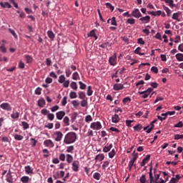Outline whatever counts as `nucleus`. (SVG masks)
<instances>
[{
    "instance_id": "1a4fd4ad",
    "label": "nucleus",
    "mask_w": 183,
    "mask_h": 183,
    "mask_svg": "<svg viewBox=\"0 0 183 183\" xmlns=\"http://www.w3.org/2000/svg\"><path fill=\"white\" fill-rule=\"evenodd\" d=\"M0 108H1V109H4V111H12V107H11V104H9V103H2L0 105Z\"/></svg>"
},
{
    "instance_id": "052dcab7",
    "label": "nucleus",
    "mask_w": 183,
    "mask_h": 183,
    "mask_svg": "<svg viewBox=\"0 0 183 183\" xmlns=\"http://www.w3.org/2000/svg\"><path fill=\"white\" fill-rule=\"evenodd\" d=\"M59 158L60 161L64 162V161H65V159L66 158V156H65V154L61 153V154H59Z\"/></svg>"
},
{
    "instance_id": "2f4dec72",
    "label": "nucleus",
    "mask_w": 183,
    "mask_h": 183,
    "mask_svg": "<svg viewBox=\"0 0 183 183\" xmlns=\"http://www.w3.org/2000/svg\"><path fill=\"white\" fill-rule=\"evenodd\" d=\"M14 139L16 141H22V139H24V136H22L21 134H14Z\"/></svg>"
},
{
    "instance_id": "79ce46f5",
    "label": "nucleus",
    "mask_w": 183,
    "mask_h": 183,
    "mask_svg": "<svg viewBox=\"0 0 183 183\" xmlns=\"http://www.w3.org/2000/svg\"><path fill=\"white\" fill-rule=\"evenodd\" d=\"M64 124H65L66 127H69V117H65L63 119Z\"/></svg>"
},
{
    "instance_id": "13d9d810",
    "label": "nucleus",
    "mask_w": 183,
    "mask_h": 183,
    "mask_svg": "<svg viewBox=\"0 0 183 183\" xmlns=\"http://www.w3.org/2000/svg\"><path fill=\"white\" fill-rule=\"evenodd\" d=\"M42 92V89L41 87H37L35 90L36 95H41Z\"/></svg>"
},
{
    "instance_id": "aec40b11",
    "label": "nucleus",
    "mask_w": 183,
    "mask_h": 183,
    "mask_svg": "<svg viewBox=\"0 0 183 183\" xmlns=\"http://www.w3.org/2000/svg\"><path fill=\"white\" fill-rule=\"evenodd\" d=\"M66 161L67 164H71L74 161V157L69 154L66 155Z\"/></svg>"
},
{
    "instance_id": "3c124183",
    "label": "nucleus",
    "mask_w": 183,
    "mask_h": 183,
    "mask_svg": "<svg viewBox=\"0 0 183 183\" xmlns=\"http://www.w3.org/2000/svg\"><path fill=\"white\" fill-rule=\"evenodd\" d=\"M41 114L44 116H48L49 114V111L46 109H43L41 110Z\"/></svg>"
},
{
    "instance_id": "bb28decb",
    "label": "nucleus",
    "mask_w": 183,
    "mask_h": 183,
    "mask_svg": "<svg viewBox=\"0 0 183 183\" xmlns=\"http://www.w3.org/2000/svg\"><path fill=\"white\" fill-rule=\"evenodd\" d=\"M45 99H39L38 101V106L40 107V108H44V107H45Z\"/></svg>"
},
{
    "instance_id": "a19ab883",
    "label": "nucleus",
    "mask_w": 183,
    "mask_h": 183,
    "mask_svg": "<svg viewBox=\"0 0 183 183\" xmlns=\"http://www.w3.org/2000/svg\"><path fill=\"white\" fill-rule=\"evenodd\" d=\"M86 97V95L85 94V92H79V98L80 99H85Z\"/></svg>"
},
{
    "instance_id": "72a5a7b5",
    "label": "nucleus",
    "mask_w": 183,
    "mask_h": 183,
    "mask_svg": "<svg viewBox=\"0 0 183 183\" xmlns=\"http://www.w3.org/2000/svg\"><path fill=\"white\" fill-rule=\"evenodd\" d=\"M160 1H164V0H160ZM166 4H169L170 8H174L175 6V4H174V0H164Z\"/></svg>"
},
{
    "instance_id": "c03bdc74",
    "label": "nucleus",
    "mask_w": 183,
    "mask_h": 183,
    "mask_svg": "<svg viewBox=\"0 0 183 183\" xmlns=\"http://www.w3.org/2000/svg\"><path fill=\"white\" fill-rule=\"evenodd\" d=\"M69 97L71 99H75V98H77L76 92H71L69 93Z\"/></svg>"
},
{
    "instance_id": "09e8293b",
    "label": "nucleus",
    "mask_w": 183,
    "mask_h": 183,
    "mask_svg": "<svg viewBox=\"0 0 183 183\" xmlns=\"http://www.w3.org/2000/svg\"><path fill=\"white\" fill-rule=\"evenodd\" d=\"M79 89H86V84L82 81H79Z\"/></svg>"
},
{
    "instance_id": "a18cd8bd",
    "label": "nucleus",
    "mask_w": 183,
    "mask_h": 183,
    "mask_svg": "<svg viewBox=\"0 0 183 183\" xmlns=\"http://www.w3.org/2000/svg\"><path fill=\"white\" fill-rule=\"evenodd\" d=\"M139 181L141 183L147 182V176L145 174H142L139 178Z\"/></svg>"
},
{
    "instance_id": "393cba45",
    "label": "nucleus",
    "mask_w": 183,
    "mask_h": 183,
    "mask_svg": "<svg viewBox=\"0 0 183 183\" xmlns=\"http://www.w3.org/2000/svg\"><path fill=\"white\" fill-rule=\"evenodd\" d=\"M96 31L97 29L92 30L89 36L94 38V39L97 41V39H98V36H97V34H95Z\"/></svg>"
},
{
    "instance_id": "39448f33",
    "label": "nucleus",
    "mask_w": 183,
    "mask_h": 183,
    "mask_svg": "<svg viewBox=\"0 0 183 183\" xmlns=\"http://www.w3.org/2000/svg\"><path fill=\"white\" fill-rule=\"evenodd\" d=\"M71 169L74 171V172H78L79 171V161H73L71 164Z\"/></svg>"
},
{
    "instance_id": "e2e57ef3",
    "label": "nucleus",
    "mask_w": 183,
    "mask_h": 183,
    "mask_svg": "<svg viewBox=\"0 0 183 183\" xmlns=\"http://www.w3.org/2000/svg\"><path fill=\"white\" fill-rule=\"evenodd\" d=\"M58 109H59V106H58V105H55L54 107L51 108V112H56V111H58Z\"/></svg>"
},
{
    "instance_id": "338daca9",
    "label": "nucleus",
    "mask_w": 183,
    "mask_h": 183,
    "mask_svg": "<svg viewBox=\"0 0 183 183\" xmlns=\"http://www.w3.org/2000/svg\"><path fill=\"white\" fill-rule=\"evenodd\" d=\"M127 23L130 24V25H134V24H135V20L134 19H128Z\"/></svg>"
},
{
    "instance_id": "5fc2aeb1",
    "label": "nucleus",
    "mask_w": 183,
    "mask_h": 183,
    "mask_svg": "<svg viewBox=\"0 0 183 183\" xmlns=\"http://www.w3.org/2000/svg\"><path fill=\"white\" fill-rule=\"evenodd\" d=\"M164 11L167 12V16H169V15H171V14L172 13V11H171V9H169V8H168V7H167V6H164Z\"/></svg>"
},
{
    "instance_id": "de8ad7c7",
    "label": "nucleus",
    "mask_w": 183,
    "mask_h": 183,
    "mask_svg": "<svg viewBox=\"0 0 183 183\" xmlns=\"http://www.w3.org/2000/svg\"><path fill=\"white\" fill-rule=\"evenodd\" d=\"M71 104L73 105V107H74V108H78V107H79V101L73 100L71 102Z\"/></svg>"
},
{
    "instance_id": "a211bd4d",
    "label": "nucleus",
    "mask_w": 183,
    "mask_h": 183,
    "mask_svg": "<svg viewBox=\"0 0 183 183\" xmlns=\"http://www.w3.org/2000/svg\"><path fill=\"white\" fill-rule=\"evenodd\" d=\"M24 171L26 172V174L31 175V174H34V169H32V167H31V166H26L24 167Z\"/></svg>"
},
{
    "instance_id": "0e129e2a",
    "label": "nucleus",
    "mask_w": 183,
    "mask_h": 183,
    "mask_svg": "<svg viewBox=\"0 0 183 183\" xmlns=\"http://www.w3.org/2000/svg\"><path fill=\"white\" fill-rule=\"evenodd\" d=\"M106 6L107 8H109V9H111L112 11L114 9V6H112L111 3H106Z\"/></svg>"
},
{
    "instance_id": "f8f14e48",
    "label": "nucleus",
    "mask_w": 183,
    "mask_h": 183,
    "mask_svg": "<svg viewBox=\"0 0 183 183\" xmlns=\"http://www.w3.org/2000/svg\"><path fill=\"white\" fill-rule=\"evenodd\" d=\"M44 145L48 148H54L55 144H54V142H52V140L46 139L44 142Z\"/></svg>"
},
{
    "instance_id": "9b49d317",
    "label": "nucleus",
    "mask_w": 183,
    "mask_h": 183,
    "mask_svg": "<svg viewBox=\"0 0 183 183\" xmlns=\"http://www.w3.org/2000/svg\"><path fill=\"white\" fill-rule=\"evenodd\" d=\"M65 115H66V113L64 111H59L56 113V118L59 121H62V119H64V117H65Z\"/></svg>"
},
{
    "instance_id": "ea45409f",
    "label": "nucleus",
    "mask_w": 183,
    "mask_h": 183,
    "mask_svg": "<svg viewBox=\"0 0 183 183\" xmlns=\"http://www.w3.org/2000/svg\"><path fill=\"white\" fill-rule=\"evenodd\" d=\"M74 149H75L74 146H69V147H66V152H69L70 154H72L74 152Z\"/></svg>"
},
{
    "instance_id": "0eeeda50",
    "label": "nucleus",
    "mask_w": 183,
    "mask_h": 183,
    "mask_svg": "<svg viewBox=\"0 0 183 183\" xmlns=\"http://www.w3.org/2000/svg\"><path fill=\"white\" fill-rule=\"evenodd\" d=\"M109 64L112 65V66H115V65H117V53H114L113 56L109 57Z\"/></svg>"
},
{
    "instance_id": "423d86ee",
    "label": "nucleus",
    "mask_w": 183,
    "mask_h": 183,
    "mask_svg": "<svg viewBox=\"0 0 183 183\" xmlns=\"http://www.w3.org/2000/svg\"><path fill=\"white\" fill-rule=\"evenodd\" d=\"M152 91H154V89L152 88H149L147 89V90L144 91V92H139V95H142V98H147V97L149 96V94H151V92H152Z\"/></svg>"
},
{
    "instance_id": "b1692460",
    "label": "nucleus",
    "mask_w": 183,
    "mask_h": 183,
    "mask_svg": "<svg viewBox=\"0 0 183 183\" xmlns=\"http://www.w3.org/2000/svg\"><path fill=\"white\" fill-rule=\"evenodd\" d=\"M72 79H74V81H78L81 79V77L79 76V74H78L77 71L73 73Z\"/></svg>"
},
{
    "instance_id": "6ab92c4d",
    "label": "nucleus",
    "mask_w": 183,
    "mask_h": 183,
    "mask_svg": "<svg viewBox=\"0 0 183 183\" xmlns=\"http://www.w3.org/2000/svg\"><path fill=\"white\" fill-rule=\"evenodd\" d=\"M120 119H119V115L118 114H114L112 117V122H114V124H118L119 122Z\"/></svg>"
},
{
    "instance_id": "7ed1b4c3",
    "label": "nucleus",
    "mask_w": 183,
    "mask_h": 183,
    "mask_svg": "<svg viewBox=\"0 0 183 183\" xmlns=\"http://www.w3.org/2000/svg\"><path fill=\"white\" fill-rule=\"evenodd\" d=\"M168 115H175V111L167 112V113H162V117L158 116L157 118H158V119H159V121H161L162 122V121H164V119H167V117H168Z\"/></svg>"
},
{
    "instance_id": "4468645a",
    "label": "nucleus",
    "mask_w": 183,
    "mask_h": 183,
    "mask_svg": "<svg viewBox=\"0 0 183 183\" xmlns=\"http://www.w3.org/2000/svg\"><path fill=\"white\" fill-rule=\"evenodd\" d=\"M151 159V155L147 154L142 160V162L140 163L141 167H144L147 164H148V162Z\"/></svg>"
},
{
    "instance_id": "774afa93",
    "label": "nucleus",
    "mask_w": 183,
    "mask_h": 183,
    "mask_svg": "<svg viewBox=\"0 0 183 183\" xmlns=\"http://www.w3.org/2000/svg\"><path fill=\"white\" fill-rule=\"evenodd\" d=\"M174 139H183V134H174Z\"/></svg>"
},
{
    "instance_id": "4c0bfd02",
    "label": "nucleus",
    "mask_w": 183,
    "mask_h": 183,
    "mask_svg": "<svg viewBox=\"0 0 183 183\" xmlns=\"http://www.w3.org/2000/svg\"><path fill=\"white\" fill-rule=\"evenodd\" d=\"M179 15L180 14L179 13H174L173 15H172V19H175L176 21H177V22H179Z\"/></svg>"
},
{
    "instance_id": "412c9836",
    "label": "nucleus",
    "mask_w": 183,
    "mask_h": 183,
    "mask_svg": "<svg viewBox=\"0 0 183 183\" xmlns=\"http://www.w3.org/2000/svg\"><path fill=\"white\" fill-rule=\"evenodd\" d=\"M24 58L26 61V64H31L34 61V59L31 57V56H29L28 54H25Z\"/></svg>"
},
{
    "instance_id": "f257e3e1",
    "label": "nucleus",
    "mask_w": 183,
    "mask_h": 183,
    "mask_svg": "<svg viewBox=\"0 0 183 183\" xmlns=\"http://www.w3.org/2000/svg\"><path fill=\"white\" fill-rule=\"evenodd\" d=\"M76 139H78V135L76 133L70 132L65 135L64 139V144H66V145H69L71 144L75 143Z\"/></svg>"
},
{
    "instance_id": "f3484780",
    "label": "nucleus",
    "mask_w": 183,
    "mask_h": 183,
    "mask_svg": "<svg viewBox=\"0 0 183 183\" xmlns=\"http://www.w3.org/2000/svg\"><path fill=\"white\" fill-rule=\"evenodd\" d=\"M139 21H141L142 24H148L151 21V16H146L144 17H142L139 19Z\"/></svg>"
},
{
    "instance_id": "20e7f679",
    "label": "nucleus",
    "mask_w": 183,
    "mask_h": 183,
    "mask_svg": "<svg viewBox=\"0 0 183 183\" xmlns=\"http://www.w3.org/2000/svg\"><path fill=\"white\" fill-rule=\"evenodd\" d=\"M90 128L95 131H99V129L102 128V124H101V122H92L90 125Z\"/></svg>"
},
{
    "instance_id": "e433bc0d",
    "label": "nucleus",
    "mask_w": 183,
    "mask_h": 183,
    "mask_svg": "<svg viewBox=\"0 0 183 183\" xmlns=\"http://www.w3.org/2000/svg\"><path fill=\"white\" fill-rule=\"evenodd\" d=\"M29 181V177L28 176H24L21 178V182L22 183H28Z\"/></svg>"
},
{
    "instance_id": "864d4df0",
    "label": "nucleus",
    "mask_w": 183,
    "mask_h": 183,
    "mask_svg": "<svg viewBox=\"0 0 183 183\" xmlns=\"http://www.w3.org/2000/svg\"><path fill=\"white\" fill-rule=\"evenodd\" d=\"M21 124L24 130L28 129L29 128V124L26 123V122H22Z\"/></svg>"
},
{
    "instance_id": "4d7b16f0",
    "label": "nucleus",
    "mask_w": 183,
    "mask_h": 183,
    "mask_svg": "<svg viewBox=\"0 0 183 183\" xmlns=\"http://www.w3.org/2000/svg\"><path fill=\"white\" fill-rule=\"evenodd\" d=\"M115 149H112L109 153V158H114L115 157Z\"/></svg>"
},
{
    "instance_id": "5701e85b",
    "label": "nucleus",
    "mask_w": 183,
    "mask_h": 183,
    "mask_svg": "<svg viewBox=\"0 0 183 183\" xmlns=\"http://www.w3.org/2000/svg\"><path fill=\"white\" fill-rule=\"evenodd\" d=\"M47 36H49V39H51V41H54V39H55V34H54L52 31H48Z\"/></svg>"
},
{
    "instance_id": "9d476101",
    "label": "nucleus",
    "mask_w": 183,
    "mask_h": 183,
    "mask_svg": "<svg viewBox=\"0 0 183 183\" xmlns=\"http://www.w3.org/2000/svg\"><path fill=\"white\" fill-rule=\"evenodd\" d=\"M154 128H155V124L152 122L149 125L144 127V131H146L147 134H151Z\"/></svg>"
},
{
    "instance_id": "2eb2a0df",
    "label": "nucleus",
    "mask_w": 183,
    "mask_h": 183,
    "mask_svg": "<svg viewBox=\"0 0 183 183\" xmlns=\"http://www.w3.org/2000/svg\"><path fill=\"white\" fill-rule=\"evenodd\" d=\"M125 86H124V84H115L113 86L114 91H121L122 89H124Z\"/></svg>"
},
{
    "instance_id": "ddd939ff",
    "label": "nucleus",
    "mask_w": 183,
    "mask_h": 183,
    "mask_svg": "<svg viewBox=\"0 0 183 183\" xmlns=\"http://www.w3.org/2000/svg\"><path fill=\"white\" fill-rule=\"evenodd\" d=\"M64 175H65V172L59 171V172H57L55 174L53 175V178H55L56 179H58L59 178H64Z\"/></svg>"
},
{
    "instance_id": "f03ea898",
    "label": "nucleus",
    "mask_w": 183,
    "mask_h": 183,
    "mask_svg": "<svg viewBox=\"0 0 183 183\" xmlns=\"http://www.w3.org/2000/svg\"><path fill=\"white\" fill-rule=\"evenodd\" d=\"M131 16H134V18H141L142 16V14H141V11H139V9H135L132 11L131 14H128V17L130 18Z\"/></svg>"
},
{
    "instance_id": "8fccbe9b",
    "label": "nucleus",
    "mask_w": 183,
    "mask_h": 183,
    "mask_svg": "<svg viewBox=\"0 0 183 183\" xmlns=\"http://www.w3.org/2000/svg\"><path fill=\"white\" fill-rule=\"evenodd\" d=\"M47 118L49 121H54V119H55V115L52 113H49L47 115Z\"/></svg>"
},
{
    "instance_id": "c85d7f7f",
    "label": "nucleus",
    "mask_w": 183,
    "mask_h": 183,
    "mask_svg": "<svg viewBox=\"0 0 183 183\" xmlns=\"http://www.w3.org/2000/svg\"><path fill=\"white\" fill-rule=\"evenodd\" d=\"M70 86L71 89H74V91H76L78 89V84L75 81H71L70 84Z\"/></svg>"
},
{
    "instance_id": "58836bf2",
    "label": "nucleus",
    "mask_w": 183,
    "mask_h": 183,
    "mask_svg": "<svg viewBox=\"0 0 183 183\" xmlns=\"http://www.w3.org/2000/svg\"><path fill=\"white\" fill-rule=\"evenodd\" d=\"M94 179H97V181H99L101 179V174L99 172H96L93 174Z\"/></svg>"
},
{
    "instance_id": "6e6552de",
    "label": "nucleus",
    "mask_w": 183,
    "mask_h": 183,
    "mask_svg": "<svg viewBox=\"0 0 183 183\" xmlns=\"http://www.w3.org/2000/svg\"><path fill=\"white\" fill-rule=\"evenodd\" d=\"M54 141H56V142H59L60 141L62 140L64 134H62V132L57 131L54 132Z\"/></svg>"
},
{
    "instance_id": "cd10ccee",
    "label": "nucleus",
    "mask_w": 183,
    "mask_h": 183,
    "mask_svg": "<svg viewBox=\"0 0 183 183\" xmlns=\"http://www.w3.org/2000/svg\"><path fill=\"white\" fill-rule=\"evenodd\" d=\"M11 118H12V119H18V118H19V112H13V113L11 114Z\"/></svg>"
},
{
    "instance_id": "680f3d73",
    "label": "nucleus",
    "mask_w": 183,
    "mask_h": 183,
    "mask_svg": "<svg viewBox=\"0 0 183 183\" xmlns=\"http://www.w3.org/2000/svg\"><path fill=\"white\" fill-rule=\"evenodd\" d=\"M182 127H183L182 122H179L177 124L174 125V128H182Z\"/></svg>"
},
{
    "instance_id": "69168bd1",
    "label": "nucleus",
    "mask_w": 183,
    "mask_h": 183,
    "mask_svg": "<svg viewBox=\"0 0 183 183\" xmlns=\"http://www.w3.org/2000/svg\"><path fill=\"white\" fill-rule=\"evenodd\" d=\"M62 84L64 88H68L69 86V80H65Z\"/></svg>"
},
{
    "instance_id": "49530a36",
    "label": "nucleus",
    "mask_w": 183,
    "mask_h": 183,
    "mask_svg": "<svg viewBox=\"0 0 183 183\" xmlns=\"http://www.w3.org/2000/svg\"><path fill=\"white\" fill-rule=\"evenodd\" d=\"M84 121H85V122H87V124H89V122H92V115L86 116Z\"/></svg>"
},
{
    "instance_id": "dca6fc26",
    "label": "nucleus",
    "mask_w": 183,
    "mask_h": 183,
    "mask_svg": "<svg viewBox=\"0 0 183 183\" xmlns=\"http://www.w3.org/2000/svg\"><path fill=\"white\" fill-rule=\"evenodd\" d=\"M107 24H111V25L118 26V24L117 23V18L115 16H113L112 19H109L107 20Z\"/></svg>"
},
{
    "instance_id": "4be33fe9",
    "label": "nucleus",
    "mask_w": 183,
    "mask_h": 183,
    "mask_svg": "<svg viewBox=\"0 0 183 183\" xmlns=\"http://www.w3.org/2000/svg\"><path fill=\"white\" fill-rule=\"evenodd\" d=\"M6 181L8 183H14V178L12 177V174H6Z\"/></svg>"
},
{
    "instance_id": "bf43d9fd",
    "label": "nucleus",
    "mask_w": 183,
    "mask_h": 183,
    "mask_svg": "<svg viewBox=\"0 0 183 183\" xmlns=\"http://www.w3.org/2000/svg\"><path fill=\"white\" fill-rule=\"evenodd\" d=\"M81 107H88V101L85 100V99H83V101L81 102Z\"/></svg>"
},
{
    "instance_id": "f704fd0d",
    "label": "nucleus",
    "mask_w": 183,
    "mask_h": 183,
    "mask_svg": "<svg viewBox=\"0 0 183 183\" xmlns=\"http://www.w3.org/2000/svg\"><path fill=\"white\" fill-rule=\"evenodd\" d=\"M175 56L177 60L179 61V62L183 61V54L182 53L177 54Z\"/></svg>"
},
{
    "instance_id": "c756f323",
    "label": "nucleus",
    "mask_w": 183,
    "mask_h": 183,
    "mask_svg": "<svg viewBox=\"0 0 183 183\" xmlns=\"http://www.w3.org/2000/svg\"><path fill=\"white\" fill-rule=\"evenodd\" d=\"M131 101H132V99H131V97H127L122 99V103L124 104V105H127V104H129Z\"/></svg>"
},
{
    "instance_id": "37998d69",
    "label": "nucleus",
    "mask_w": 183,
    "mask_h": 183,
    "mask_svg": "<svg viewBox=\"0 0 183 183\" xmlns=\"http://www.w3.org/2000/svg\"><path fill=\"white\" fill-rule=\"evenodd\" d=\"M141 47H137L135 50H134V54H137V55H145V53H141Z\"/></svg>"
},
{
    "instance_id": "a878e982",
    "label": "nucleus",
    "mask_w": 183,
    "mask_h": 183,
    "mask_svg": "<svg viewBox=\"0 0 183 183\" xmlns=\"http://www.w3.org/2000/svg\"><path fill=\"white\" fill-rule=\"evenodd\" d=\"M104 158H105V156L104 155V154H101L96 156L95 160L101 162V161H104Z\"/></svg>"
},
{
    "instance_id": "6e6d98bb",
    "label": "nucleus",
    "mask_w": 183,
    "mask_h": 183,
    "mask_svg": "<svg viewBox=\"0 0 183 183\" xmlns=\"http://www.w3.org/2000/svg\"><path fill=\"white\" fill-rule=\"evenodd\" d=\"M66 78H65V76L64 75H61L59 77V84H62L64 81H65Z\"/></svg>"
},
{
    "instance_id": "c9c22d12",
    "label": "nucleus",
    "mask_w": 183,
    "mask_h": 183,
    "mask_svg": "<svg viewBox=\"0 0 183 183\" xmlns=\"http://www.w3.org/2000/svg\"><path fill=\"white\" fill-rule=\"evenodd\" d=\"M86 94H87L88 97H91L92 95V94H94V91H92V86H87Z\"/></svg>"
},
{
    "instance_id": "7c9ffc66",
    "label": "nucleus",
    "mask_w": 183,
    "mask_h": 183,
    "mask_svg": "<svg viewBox=\"0 0 183 183\" xmlns=\"http://www.w3.org/2000/svg\"><path fill=\"white\" fill-rule=\"evenodd\" d=\"M0 6H1L2 8H11V4L8 3V2H1L0 3Z\"/></svg>"
},
{
    "instance_id": "473e14b6",
    "label": "nucleus",
    "mask_w": 183,
    "mask_h": 183,
    "mask_svg": "<svg viewBox=\"0 0 183 183\" xmlns=\"http://www.w3.org/2000/svg\"><path fill=\"white\" fill-rule=\"evenodd\" d=\"M112 148V144H110L109 146H105L103 149V152H109Z\"/></svg>"
},
{
    "instance_id": "603ef678",
    "label": "nucleus",
    "mask_w": 183,
    "mask_h": 183,
    "mask_svg": "<svg viewBox=\"0 0 183 183\" xmlns=\"http://www.w3.org/2000/svg\"><path fill=\"white\" fill-rule=\"evenodd\" d=\"M133 128H134V131H138V132H139L140 130L142 129V125H141V124H139L134 126Z\"/></svg>"
}]
</instances>
